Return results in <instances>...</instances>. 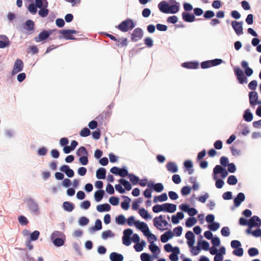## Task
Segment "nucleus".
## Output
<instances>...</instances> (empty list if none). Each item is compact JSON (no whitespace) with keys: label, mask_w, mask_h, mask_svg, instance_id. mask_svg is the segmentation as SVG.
<instances>
[{"label":"nucleus","mask_w":261,"mask_h":261,"mask_svg":"<svg viewBox=\"0 0 261 261\" xmlns=\"http://www.w3.org/2000/svg\"><path fill=\"white\" fill-rule=\"evenodd\" d=\"M176 210V205L170 203H164L161 205L156 204L153 206L152 211L155 213L161 212L173 213Z\"/></svg>","instance_id":"obj_1"},{"label":"nucleus","mask_w":261,"mask_h":261,"mask_svg":"<svg viewBox=\"0 0 261 261\" xmlns=\"http://www.w3.org/2000/svg\"><path fill=\"white\" fill-rule=\"evenodd\" d=\"M134 224L136 228L141 230L144 234L146 235V233L148 232L149 229L146 223L139 221H135L134 216H132V225Z\"/></svg>","instance_id":"obj_2"},{"label":"nucleus","mask_w":261,"mask_h":261,"mask_svg":"<svg viewBox=\"0 0 261 261\" xmlns=\"http://www.w3.org/2000/svg\"><path fill=\"white\" fill-rule=\"evenodd\" d=\"M235 75L237 80L241 84H246L248 82L247 77L244 75L243 71L239 67H235L233 69Z\"/></svg>","instance_id":"obj_3"},{"label":"nucleus","mask_w":261,"mask_h":261,"mask_svg":"<svg viewBox=\"0 0 261 261\" xmlns=\"http://www.w3.org/2000/svg\"><path fill=\"white\" fill-rule=\"evenodd\" d=\"M60 33L66 40H73L75 38L73 36V34H76L77 32L73 30H62L60 31Z\"/></svg>","instance_id":"obj_4"},{"label":"nucleus","mask_w":261,"mask_h":261,"mask_svg":"<svg viewBox=\"0 0 261 261\" xmlns=\"http://www.w3.org/2000/svg\"><path fill=\"white\" fill-rule=\"evenodd\" d=\"M243 21H232L231 22V26L233 29L235 33L238 35L243 34Z\"/></svg>","instance_id":"obj_5"},{"label":"nucleus","mask_w":261,"mask_h":261,"mask_svg":"<svg viewBox=\"0 0 261 261\" xmlns=\"http://www.w3.org/2000/svg\"><path fill=\"white\" fill-rule=\"evenodd\" d=\"M143 36V30L139 28H136L132 33V41H137L141 39Z\"/></svg>","instance_id":"obj_6"},{"label":"nucleus","mask_w":261,"mask_h":261,"mask_svg":"<svg viewBox=\"0 0 261 261\" xmlns=\"http://www.w3.org/2000/svg\"><path fill=\"white\" fill-rule=\"evenodd\" d=\"M52 32L51 30L45 31L44 30L40 32L37 37L35 38V40L37 42L42 41L47 39L51 34Z\"/></svg>","instance_id":"obj_7"},{"label":"nucleus","mask_w":261,"mask_h":261,"mask_svg":"<svg viewBox=\"0 0 261 261\" xmlns=\"http://www.w3.org/2000/svg\"><path fill=\"white\" fill-rule=\"evenodd\" d=\"M23 67V63L21 60L17 59L13 67V69L12 70V74H15L19 72H20Z\"/></svg>","instance_id":"obj_8"},{"label":"nucleus","mask_w":261,"mask_h":261,"mask_svg":"<svg viewBox=\"0 0 261 261\" xmlns=\"http://www.w3.org/2000/svg\"><path fill=\"white\" fill-rule=\"evenodd\" d=\"M261 226V220L257 216H253L249 220L248 226L249 227H259Z\"/></svg>","instance_id":"obj_9"},{"label":"nucleus","mask_w":261,"mask_h":261,"mask_svg":"<svg viewBox=\"0 0 261 261\" xmlns=\"http://www.w3.org/2000/svg\"><path fill=\"white\" fill-rule=\"evenodd\" d=\"M123 244L125 246L130 245V228H128L124 230L122 237Z\"/></svg>","instance_id":"obj_10"},{"label":"nucleus","mask_w":261,"mask_h":261,"mask_svg":"<svg viewBox=\"0 0 261 261\" xmlns=\"http://www.w3.org/2000/svg\"><path fill=\"white\" fill-rule=\"evenodd\" d=\"M158 8L161 12L168 14L170 5L167 1H162L158 4Z\"/></svg>","instance_id":"obj_11"},{"label":"nucleus","mask_w":261,"mask_h":261,"mask_svg":"<svg viewBox=\"0 0 261 261\" xmlns=\"http://www.w3.org/2000/svg\"><path fill=\"white\" fill-rule=\"evenodd\" d=\"M117 28L122 32H125L128 31L130 28V19H127L122 21L118 27Z\"/></svg>","instance_id":"obj_12"},{"label":"nucleus","mask_w":261,"mask_h":261,"mask_svg":"<svg viewBox=\"0 0 261 261\" xmlns=\"http://www.w3.org/2000/svg\"><path fill=\"white\" fill-rule=\"evenodd\" d=\"M27 202L30 211L32 213L38 214L39 212V209L37 204L31 198L28 199Z\"/></svg>","instance_id":"obj_13"},{"label":"nucleus","mask_w":261,"mask_h":261,"mask_svg":"<svg viewBox=\"0 0 261 261\" xmlns=\"http://www.w3.org/2000/svg\"><path fill=\"white\" fill-rule=\"evenodd\" d=\"M258 98V94L256 91H252L249 93V103L251 106H254L256 105Z\"/></svg>","instance_id":"obj_14"},{"label":"nucleus","mask_w":261,"mask_h":261,"mask_svg":"<svg viewBox=\"0 0 261 261\" xmlns=\"http://www.w3.org/2000/svg\"><path fill=\"white\" fill-rule=\"evenodd\" d=\"M147 187L158 193L161 192L164 190V186L162 183L154 184L150 182L147 184Z\"/></svg>","instance_id":"obj_15"},{"label":"nucleus","mask_w":261,"mask_h":261,"mask_svg":"<svg viewBox=\"0 0 261 261\" xmlns=\"http://www.w3.org/2000/svg\"><path fill=\"white\" fill-rule=\"evenodd\" d=\"M185 237L187 240V244L189 247L193 246L195 242L194 233L191 231H188L186 233Z\"/></svg>","instance_id":"obj_16"},{"label":"nucleus","mask_w":261,"mask_h":261,"mask_svg":"<svg viewBox=\"0 0 261 261\" xmlns=\"http://www.w3.org/2000/svg\"><path fill=\"white\" fill-rule=\"evenodd\" d=\"M245 199V196L243 193L240 192L238 193L237 196L233 199L235 207H239Z\"/></svg>","instance_id":"obj_17"},{"label":"nucleus","mask_w":261,"mask_h":261,"mask_svg":"<svg viewBox=\"0 0 261 261\" xmlns=\"http://www.w3.org/2000/svg\"><path fill=\"white\" fill-rule=\"evenodd\" d=\"M182 19L188 22H192L195 19V15L187 12H183L181 14Z\"/></svg>","instance_id":"obj_18"},{"label":"nucleus","mask_w":261,"mask_h":261,"mask_svg":"<svg viewBox=\"0 0 261 261\" xmlns=\"http://www.w3.org/2000/svg\"><path fill=\"white\" fill-rule=\"evenodd\" d=\"M149 249L153 254V256L155 258L158 257V254L160 252V249L159 247L153 243V241L151 242L149 245Z\"/></svg>","instance_id":"obj_19"},{"label":"nucleus","mask_w":261,"mask_h":261,"mask_svg":"<svg viewBox=\"0 0 261 261\" xmlns=\"http://www.w3.org/2000/svg\"><path fill=\"white\" fill-rule=\"evenodd\" d=\"M174 233L170 230L165 232L161 236V241L162 243H166L168 240L173 238Z\"/></svg>","instance_id":"obj_20"},{"label":"nucleus","mask_w":261,"mask_h":261,"mask_svg":"<svg viewBox=\"0 0 261 261\" xmlns=\"http://www.w3.org/2000/svg\"><path fill=\"white\" fill-rule=\"evenodd\" d=\"M60 170L65 173L66 175L69 177H72L74 176L73 171L70 169L68 165H63L60 167Z\"/></svg>","instance_id":"obj_21"},{"label":"nucleus","mask_w":261,"mask_h":261,"mask_svg":"<svg viewBox=\"0 0 261 261\" xmlns=\"http://www.w3.org/2000/svg\"><path fill=\"white\" fill-rule=\"evenodd\" d=\"M182 66L188 69H197L199 67V63L197 62H189L182 63Z\"/></svg>","instance_id":"obj_22"},{"label":"nucleus","mask_w":261,"mask_h":261,"mask_svg":"<svg viewBox=\"0 0 261 261\" xmlns=\"http://www.w3.org/2000/svg\"><path fill=\"white\" fill-rule=\"evenodd\" d=\"M166 168L168 171L171 173H176L178 171V167L174 162H169L166 165Z\"/></svg>","instance_id":"obj_23"},{"label":"nucleus","mask_w":261,"mask_h":261,"mask_svg":"<svg viewBox=\"0 0 261 261\" xmlns=\"http://www.w3.org/2000/svg\"><path fill=\"white\" fill-rule=\"evenodd\" d=\"M180 250L178 247H175L173 252L169 255V258L171 261H177L178 260V254Z\"/></svg>","instance_id":"obj_24"},{"label":"nucleus","mask_w":261,"mask_h":261,"mask_svg":"<svg viewBox=\"0 0 261 261\" xmlns=\"http://www.w3.org/2000/svg\"><path fill=\"white\" fill-rule=\"evenodd\" d=\"M163 218V216L162 215H160L159 217H156L153 219V224L154 225L160 230L163 231L164 229H161L160 227H162V223L161 222L162 219Z\"/></svg>","instance_id":"obj_25"},{"label":"nucleus","mask_w":261,"mask_h":261,"mask_svg":"<svg viewBox=\"0 0 261 261\" xmlns=\"http://www.w3.org/2000/svg\"><path fill=\"white\" fill-rule=\"evenodd\" d=\"M110 258L111 261H122L123 256L121 254L112 252L110 254Z\"/></svg>","instance_id":"obj_26"},{"label":"nucleus","mask_w":261,"mask_h":261,"mask_svg":"<svg viewBox=\"0 0 261 261\" xmlns=\"http://www.w3.org/2000/svg\"><path fill=\"white\" fill-rule=\"evenodd\" d=\"M96 209L99 212H108L111 210V206L108 203L99 204L96 206Z\"/></svg>","instance_id":"obj_27"},{"label":"nucleus","mask_w":261,"mask_h":261,"mask_svg":"<svg viewBox=\"0 0 261 261\" xmlns=\"http://www.w3.org/2000/svg\"><path fill=\"white\" fill-rule=\"evenodd\" d=\"M216 166L217 168L219 173L221 174V178L223 179L225 178L228 175V171L227 170L221 165H218Z\"/></svg>","instance_id":"obj_28"},{"label":"nucleus","mask_w":261,"mask_h":261,"mask_svg":"<svg viewBox=\"0 0 261 261\" xmlns=\"http://www.w3.org/2000/svg\"><path fill=\"white\" fill-rule=\"evenodd\" d=\"M243 119L247 122H250L253 119V114L249 109L245 111L243 114Z\"/></svg>","instance_id":"obj_29"},{"label":"nucleus","mask_w":261,"mask_h":261,"mask_svg":"<svg viewBox=\"0 0 261 261\" xmlns=\"http://www.w3.org/2000/svg\"><path fill=\"white\" fill-rule=\"evenodd\" d=\"M180 4L179 3H176L170 5L168 13L175 14L177 13L179 10Z\"/></svg>","instance_id":"obj_30"},{"label":"nucleus","mask_w":261,"mask_h":261,"mask_svg":"<svg viewBox=\"0 0 261 261\" xmlns=\"http://www.w3.org/2000/svg\"><path fill=\"white\" fill-rule=\"evenodd\" d=\"M106 170L103 168H100L96 171V177L98 179H105L106 178Z\"/></svg>","instance_id":"obj_31"},{"label":"nucleus","mask_w":261,"mask_h":261,"mask_svg":"<svg viewBox=\"0 0 261 261\" xmlns=\"http://www.w3.org/2000/svg\"><path fill=\"white\" fill-rule=\"evenodd\" d=\"M134 248L137 252H140L143 250L144 247L146 245V242L142 240L141 242L136 243Z\"/></svg>","instance_id":"obj_32"},{"label":"nucleus","mask_w":261,"mask_h":261,"mask_svg":"<svg viewBox=\"0 0 261 261\" xmlns=\"http://www.w3.org/2000/svg\"><path fill=\"white\" fill-rule=\"evenodd\" d=\"M128 41L126 38H120L116 42V45L119 47H123L127 46Z\"/></svg>","instance_id":"obj_33"},{"label":"nucleus","mask_w":261,"mask_h":261,"mask_svg":"<svg viewBox=\"0 0 261 261\" xmlns=\"http://www.w3.org/2000/svg\"><path fill=\"white\" fill-rule=\"evenodd\" d=\"M35 5L38 8H47L48 3L46 0H35Z\"/></svg>","instance_id":"obj_34"},{"label":"nucleus","mask_w":261,"mask_h":261,"mask_svg":"<svg viewBox=\"0 0 261 261\" xmlns=\"http://www.w3.org/2000/svg\"><path fill=\"white\" fill-rule=\"evenodd\" d=\"M198 246H200L201 249L205 251L208 250L210 248L209 243L205 240L198 241Z\"/></svg>","instance_id":"obj_35"},{"label":"nucleus","mask_w":261,"mask_h":261,"mask_svg":"<svg viewBox=\"0 0 261 261\" xmlns=\"http://www.w3.org/2000/svg\"><path fill=\"white\" fill-rule=\"evenodd\" d=\"M76 154L79 156H88V153L87 151L86 148L84 146L80 147L76 152Z\"/></svg>","instance_id":"obj_36"},{"label":"nucleus","mask_w":261,"mask_h":261,"mask_svg":"<svg viewBox=\"0 0 261 261\" xmlns=\"http://www.w3.org/2000/svg\"><path fill=\"white\" fill-rule=\"evenodd\" d=\"M63 207L67 212H71L74 208V205L70 202L65 201L63 203Z\"/></svg>","instance_id":"obj_37"},{"label":"nucleus","mask_w":261,"mask_h":261,"mask_svg":"<svg viewBox=\"0 0 261 261\" xmlns=\"http://www.w3.org/2000/svg\"><path fill=\"white\" fill-rule=\"evenodd\" d=\"M139 213L140 215L144 219H147L148 218H151V217L147 211H146L145 208H140L139 211Z\"/></svg>","instance_id":"obj_38"},{"label":"nucleus","mask_w":261,"mask_h":261,"mask_svg":"<svg viewBox=\"0 0 261 261\" xmlns=\"http://www.w3.org/2000/svg\"><path fill=\"white\" fill-rule=\"evenodd\" d=\"M105 194L104 191L102 190H99L96 191L94 193V197L97 201H100L103 198Z\"/></svg>","instance_id":"obj_39"},{"label":"nucleus","mask_w":261,"mask_h":261,"mask_svg":"<svg viewBox=\"0 0 261 261\" xmlns=\"http://www.w3.org/2000/svg\"><path fill=\"white\" fill-rule=\"evenodd\" d=\"M197 222V220L195 217H190L186 221V226L187 227H191L194 225Z\"/></svg>","instance_id":"obj_40"},{"label":"nucleus","mask_w":261,"mask_h":261,"mask_svg":"<svg viewBox=\"0 0 261 261\" xmlns=\"http://www.w3.org/2000/svg\"><path fill=\"white\" fill-rule=\"evenodd\" d=\"M220 227V224L217 222H214L211 223V224L208 225V228L213 231L217 230Z\"/></svg>","instance_id":"obj_41"},{"label":"nucleus","mask_w":261,"mask_h":261,"mask_svg":"<svg viewBox=\"0 0 261 261\" xmlns=\"http://www.w3.org/2000/svg\"><path fill=\"white\" fill-rule=\"evenodd\" d=\"M116 222L119 225H123L126 222V219L123 215H120L116 218Z\"/></svg>","instance_id":"obj_42"},{"label":"nucleus","mask_w":261,"mask_h":261,"mask_svg":"<svg viewBox=\"0 0 261 261\" xmlns=\"http://www.w3.org/2000/svg\"><path fill=\"white\" fill-rule=\"evenodd\" d=\"M239 127L240 128L242 127L243 128L241 132V134L243 136H246L250 133L249 127L246 124H241Z\"/></svg>","instance_id":"obj_43"},{"label":"nucleus","mask_w":261,"mask_h":261,"mask_svg":"<svg viewBox=\"0 0 261 261\" xmlns=\"http://www.w3.org/2000/svg\"><path fill=\"white\" fill-rule=\"evenodd\" d=\"M238 182V179L234 175H230L227 179V183L230 185H235Z\"/></svg>","instance_id":"obj_44"},{"label":"nucleus","mask_w":261,"mask_h":261,"mask_svg":"<svg viewBox=\"0 0 261 261\" xmlns=\"http://www.w3.org/2000/svg\"><path fill=\"white\" fill-rule=\"evenodd\" d=\"M191 191V188L189 186H184L181 189V193L182 196H186L189 194Z\"/></svg>","instance_id":"obj_45"},{"label":"nucleus","mask_w":261,"mask_h":261,"mask_svg":"<svg viewBox=\"0 0 261 261\" xmlns=\"http://www.w3.org/2000/svg\"><path fill=\"white\" fill-rule=\"evenodd\" d=\"M119 181L121 185H122L125 187L126 190L128 191L130 190V184L128 181L121 178Z\"/></svg>","instance_id":"obj_46"},{"label":"nucleus","mask_w":261,"mask_h":261,"mask_svg":"<svg viewBox=\"0 0 261 261\" xmlns=\"http://www.w3.org/2000/svg\"><path fill=\"white\" fill-rule=\"evenodd\" d=\"M248 253L250 256H255L258 254L259 252L257 248L252 247L248 249Z\"/></svg>","instance_id":"obj_47"},{"label":"nucleus","mask_w":261,"mask_h":261,"mask_svg":"<svg viewBox=\"0 0 261 261\" xmlns=\"http://www.w3.org/2000/svg\"><path fill=\"white\" fill-rule=\"evenodd\" d=\"M40 9V10L39 11L38 14L40 16L45 17L48 15L49 11L46 9V8L43 7Z\"/></svg>","instance_id":"obj_48"},{"label":"nucleus","mask_w":261,"mask_h":261,"mask_svg":"<svg viewBox=\"0 0 261 261\" xmlns=\"http://www.w3.org/2000/svg\"><path fill=\"white\" fill-rule=\"evenodd\" d=\"M146 235H144V236L145 237H147L148 242L151 243V240H152L153 241H156V240H157L156 237L154 234L151 233L150 231V230L148 231V232H147L146 233Z\"/></svg>","instance_id":"obj_49"},{"label":"nucleus","mask_w":261,"mask_h":261,"mask_svg":"<svg viewBox=\"0 0 261 261\" xmlns=\"http://www.w3.org/2000/svg\"><path fill=\"white\" fill-rule=\"evenodd\" d=\"M80 135L82 137H87L90 135V130L89 128L85 127L81 130Z\"/></svg>","instance_id":"obj_50"},{"label":"nucleus","mask_w":261,"mask_h":261,"mask_svg":"<svg viewBox=\"0 0 261 261\" xmlns=\"http://www.w3.org/2000/svg\"><path fill=\"white\" fill-rule=\"evenodd\" d=\"M215 16V13L212 10H207L206 11L204 14L203 17L205 19H210L213 17Z\"/></svg>","instance_id":"obj_51"},{"label":"nucleus","mask_w":261,"mask_h":261,"mask_svg":"<svg viewBox=\"0 0 261 261\" xmlns=\"http://www.w3.org/2000/svg\"><path fill=\"white\" fill-rule=\"evenodd\" d=\"M210 63L211 64V65L212 67L219 65L224 62V61L221 59H215L210 60Z\"/></svg>","instance_id":"obj_52"},{"label":"nucleus","mask_w":261,"mask_h":261,"mask_svg":"<svg viewBox=\"0 0 261 261\" xmlns=\"http://www.w3.org/2000/svg\"><path fill=\"white\" fill-rule=\"evenodd\" d=\"M243 253H244L243 249L240 247L236 249L232 252V253L237 256H243Z\"/></svg>","instance_id":"obj_53"},{"label":"nucleus","mask_w":261,"mask_h":261,"mask_svg":"<svg viewBox=\"0 0 261 261\" xmlns=\"http://www.w3.org/2000/svg\"><path fill=\"white\" fill-rule=\"evenodd\" d=\"M191 249V252L193 255H197L198 254L199 251L201 250L200 246H197V247L193 246L190 247Z\"/></svg>","instance_id":"obj_54"},{"label":"nucleus","mask_w":261,"mask_h":261,"mask_svg":"<svg viewBox=\"0 0 261 261\" xmlns=\"http://www.w3.org/2000/svg\"><path fill=\"white\" fill-rule=\"evenodd\" d=\"M102 228L101 221L99 219H97L95 221V226L93 227L92 229L93 230H99Z\"/></svg>","instance_id":"obj_55"},{"label":"nucleus","mask_w":261,"mask_h":261,"mask_svg":"<svg viewBox=\"0 0 261 261\" xmlns=\"http://www.w3.org/2000/svg\"><path fill=\"white\" fill-rule=\"evenodd\" d=\"M4 41L0 40V48H5L10 45V41L8 37H4Z\"/></svg>","instance_id":"obj_56"},{"label":"nucleus","mask_w":261,"mask_h":261,"mask_svg":"<svg viewBox=\"0 0 261 261\" xmlns=\"http://www.w3.org/2000/svg\"><path fill=\"white\" fill-rule=\"evenodd\" d=\"M18 222L21 225H25L29 223V221L25 217L22 215L18 217Z\"/></svg>","instance_id":"obj_57"},{"label":"nucleus","mask_w":261,"mask_h":261,"mask_svg":"<svg viewBox=\"0 0 261 261\" xmlns=\"http://www.w3.org/2000/svg\"><path fill=\"white\" fill-rule=\"evenodd\" d=\"M37 7L35 4H34V3H31L29 5L28 7V10L31 13L34 14L37 11Z\"/></svg>","instance_id":"obj_58"},{"label":"nucleus","mask_w":261,"mask_h":261,"mask_svg":"<svg viewBox=\"0 0 261 261\" xmlns=\"http://www.w3.org/2000/svg\"><path fill=\"white\" fill-rule=\"evenodd\" d=\"M222 235L224 237H228L230 234V230L228 227H223L221 230Z\"/></svg>","instance_id":"obj_59"},{"label":"nucleus","mask_w":261,"mask_h":261,"mask_svg":"<svg viewBox=\"0 0 261 261\" xmlns=\"http://www.w3.org/2000/svg\"><path fill=\"white\" fill-rule=\"evenodd\" d=\"M40 232L37 230L33 231L30 235V240L31 241H36L38 239Z\"/></svg>","instance_id":"obj_60"},{"label":"nucleus","mask_w":261,"mask_h":261,"mask_svg":"<svg viewBox=\"0 0 261 261\" xmlns=\"http://www.w3.org/2000/svg\"><path fill=\"white\" fill-rule=\"evenodd\" d=\"M89 222V219L85 217H81L79 220V224L81 226L87 225Z\"/></svg>","instance_id":"obj_61"},{"label":"nucleus","mask_w":261,"mask_h":261,"mask_svg":"<svg viewBox=\"0 0 261 261\" xmlns=\"http://www.w3.org/2000/svg\"><path fill=\"white\" fill-rule=\"evenodd\" d=\"M144 43L148 47H151L153 46V40L150 37H146L144 39Z\"/></svg>","instance_id":"obj_62"},{"label":"nucleus","mask_w":261,"mask_h":261,"mask_svg":"<svg viewBox=\"0 0 261 261\" xmlns=\"http://www.w3.org/2000/svg\"><path fill=\"white\" fill-rule=\"evenodd\" d=\"M167 21L168 22L174 24L178 21V18L175 15L169 16L167 18Z\"/></svg>","instance_id":"obj_63"},{"label":"nucleus","mask_w":261,"mask_h":261,"mask_svg":"<svg viewBox=\"0 0 261 261\" xmlns=\"http://www.w3.org/2000/svg\"><path fill=\"white\" fill-rule=\"evenodd\" d=\"M142 261H151L150 255L146 253H143L140 256Z\"/></svg>","instance_id":"obj_64"}]
</instances>
